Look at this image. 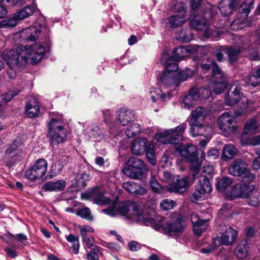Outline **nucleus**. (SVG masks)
<instances>
[{"label":"nucleus","instance_id":"f03ea898","mask_svg":"<svg viewBox=\"0 0 260 260\" xmlns=\"http://www.w3.org/2000/svg\"><path fill=\"white\" fill-rule=\"evenodd\" d=\"M50 120L48 124L49 140L51 144L63 142L67 137V130L64 127L65 122L61 115L50 113Z\"/></svg>","mask_w":260,"mask_h":260},{"label":"nucleus","instance_id":"e433bc0d","mask_svg":"<svg viewBox=\"0 0 260 260\" xmlns=\"http://www.w3.org/2000/svg\"><path fill=\"white\" fill-rule=\"evenodd\" d=\"M224 51L228 54L230 62L233 63L237 61L240 53H241L243 50L240 49L239 48L231 47L224 50Z\"/></svg>","mask_w":260,"mask_h":260},{"label":"nucleus","instance_id":"c9c22d12","mask_svg":"<svg viewBox=\"0 0 260 260\" xmlns=\"http://www.w3.org/2000/svg\"><path fill=\"white\" fill-rule=\"evenodd\" d=\"M126 165L137 170L145 169V166L142 159L135 157H131L127 161Z\"/></svg>","mask_w":260,"mask_h":260},{"label":"nucleus","instance_id":"a878e982","mask_svg":"<svg viewBox=\"0 0 260 260\" xmlns=\"http://www.w3.org/2000/svg\"><path fill=\"white\" fill-rule=\"evenodd\" d=\"M66 186V182L63 180H58L56 181H49L45 183L42 186L45 191H61L64 190Z\"/></svg>","mask_w":260,"mask_h":260},{"label":"nucleus","instance_id":"412c9836","mask_svg":"<svg viewBox=\"0 0 260 260\" xmlns=\"http://www.w3.org/2000/svg\"><path fill=\"white\" fill-rule=\"evenodd\" d=\"M117 113L116 119L117 122L122 126L126 125L135 120V114L133 111L122 108H120Z\"/></svg>","mask_w":260,"mask_h":260},{"label":"nucleus","instance_id":"3c124183","mask_svg":"<svg viewBox=\"0 0 260 260\" xmlns=\"http://www.w3.org/2000/svg\"><path fill=\"white\" fill-rule=\"evenodd\" d=\"M192 76V73H186V72L182 71L180 72L175 71V76L176 78V86H179L180 83L187 80L188 78Z\"/></svg>","mask_w":260,"mask_h":260},{"label":"nucleus","instance_id":"a211bd4d","mask_svg":"<svg viewBox=\"0 0 260 260\" xmlns=\"http://www.w3.org/2000/svg\"><path fill=\"white\" fill-rule=\"evenodd\" d=\"M176 150L186 161L195 160L197 157V147L192 144H187L186 146H179Z\"/></svg>","mask_w":260,"mask_h":260},{"label":"nucleus","instance_id":"680f3d73","mask_svg":"<svg viewBox=\"0 0 260 260\" xmlns=\"http://www.w3.org/2000/svg\"><path fill=\"white\" fill-rule=\"evenodd\" d=\"M175 206V202L169 199H164L160 203L161 208L166 211L173 209Z\"/></svg>","mask_w":260,"mask_h":260},{"label":"nucleus","instance_id":"13d9d810","mask_svg":"<svg viewBox=\"0 0 260 260\" xmlns=\"http://www.w3.org/2000/svg\"><path fill=\"white\" fill-rule=\"evenodd\" d=\"M150 184L152 191L154 192H159L162 189L161 185L158 182L155 176H152L150 179Z\"/></svg>","mask_w":260,"mask_h":260},{"label":"nucleus","instance_id":"b1692460","mask_svg":"<svg viewBox=\"0 0 260 260\" xmlns=\"http://www.w3.org/2000/svg\"><path fill=\"white\" fill-rule=\"evenodd\" d=\"M35 9L34 6L25 7L14 14V19L9 20L8 22V25L10 27L15 26L17 23V20H22L31 16L35 12Z\"/></svg>","mask_w":260,"mask_h":260},{"label":"nucleus","instance_id":"6ab92c4d","mask_svg":"<svg viewBox=\"0 0 260 260\" xmlns=\"http://www.w3.org/2000/svg\"><path fill=\"white\" fill-rule=\"evenodd\" d=\"M248 46V54L250 59L260 60L257 51L254 49V47L260 45V29H258L255 35L250 37L249 42H246Z\"/></svg>","mask_w":260,"mask_h":260},{"label":"nucleus","instance_id":"f704fd0d","mask_svg":"<svg viewBox=\"0 0 260 260\" xmlns=\"http://www.w3.org/2000/svg\"><path fill=\"white\" fill-rule=\"evenodd\" d=\"M229 6L228 7L219 6V9L221 14L224 16H226L228 14H231L232 11L237 8L240 4V0H228Z\"/></svg>","mask_w":260,"mask_h":260},{"label":"nucleus","instance_id":"ea45409f","mask_svg":"<svg viewBox=\"0 0 260 260\" xmlns=\"http://www.w3.org/2000/svg\"><path fill=\"white\" fill-rule=\"evenodd\" d=\"M199 186L198 187L204 193H209L212 191V187L209 179L207 177H201L199 180Z\"/></svg>","mask_w":260,"mask_h":260},{"label":"nucleus","instance_id":"9d476101","mask_svg":"<svg viewBox=\"0 0 260 260\" xmlns=\"http://www.w3.org/2000/svg\"><path fill=\"white\" fill-rule=\"evenodd\" d=\"M174 11L176 14L166 19V23H168L171 27L175 28L186 21L185 5L180 2L177 3L174 5Z\"/></svg>","mask_w":260,"mask_h":260},{"label":"nucleus","instance_id":"0e129e2a","mask_svg":"<svg viewBox=\"0 0 260 260\" xmlns=\"http://www.w3.org/2000/svg\"><path fill=\"white\" fill-rule=\"evenodd\" d=\"M205 194L207 193L203 192L202 190L198 188L196 189L195 191L193 193L192 196V200H202L204 199Z\"/></svg>","mask_w":260,"mask_h":260},{"label":"nucleus","instance_id":"aec40b11","mask_svg":"<svg viewBox=\"0 0 260 260\" xmlns=\"http://www.w3.org/2000/svg\"><path fill=\"white\" fill-rule=\"evenodd\" d=\"M148 146H151L148 140L145 138H139L133 140L131 148L134 154L141 155L146 151Z\"/></svg>","mask_w":260,"mask_h":260},{"label":"nucleus","instance_id":"7ed1b4c3","mask_svg":"<svg viewBox=\"0 0 260 260\" xmlns=\"http://www.w3.org/2000/svg\"><path fill=\"white\" fill-rule=\"evenodd\" d=\"M186 126V123L183 122L175 128L168 129L158 133L155 135V139L159 144H179L184 138L183 135Z\"/></svg>","mask_w":260,"mask_h":260},{"label":"nucleus","instance_id":"dca6fc26","mask_svg":"<svg viewBox=\"0 0 260 260\" xmlns=\"http://www.w3.org/2000/svg\"><path fill=\"white\" fill-rule=\"evenodd\" d=\"M254 185L250 184H237L231 191V196L233 198H247L251 192L254 191Z\"/></svg>","mask_w":260,"mask_h":260},{"label":"nucleus","instance_id":"c03bdc74","mask_svg":"<svg viewBox=\"0 0 260 260\" xmlns=\"http://www.w3.org/2000/svg\"><path fill=\"white\" fill-rule=\"evenodd\" d=\"M247 198L248 204L251 206H256L260 203V193L255 189L250 192Z\"/></svg>","mask_w":260,"mask_h":260},{"label":"nucleus","instance_id":"69168bd1","mask_svg":"<svg viewBox=\"0 0 260 260\" xmlns=\"http://www.w3.org/2000/svg\"><path fill=\"white\" fill-rule=\"evenodd\" d=\"M160 165L162 168H165L168 166V165H171V162L169 161V155L166 152L164 153L161 158L160 161Z\"/></svg>","mask_w":260,"mask_h":260},{"label":"nucleus","instance_id":"473e14b6","mask_svg":"<svg viewBox=\"0 0 260 260\" xmlns=\"http://www.w3.org/2000/svg\"><path fill=\"white\" fill-rule=\"evenodd\" d=\"M238 150L236 147L232 144L225 145L223 149L222 157L223 160L233 158L237 154Z\"/></svg>","mask_w":260,"mask_h":260},{"label":"nucleus","instance_id":"052dcab7","mask_svg":"<svg viewBox=\"0 0 260 260\" xmlns=\"http://www.w3.org/2000/svg\"><path fill=\"white\" fill-rule=\"evenodd\" d=\"M94 202L99 205H106L110 204L111 200L103 194H99L94 197Z\"/></svg>","mask_w":260,"mask_h":260},{"label":"nucleus","instance_id":"603ef678","mask_svg":"<svg viewBox=\"0 0 260 260\" xmlns=\"http://www.w3.org/2000/svg\"><path fill=\"white\" fill-rule=\"evenodd\" d=\"M224 228L225 229L222 230V231H224L223 234L226 236L229 240H232L233 243H234L236 241L237 236V231L231 226H225Z\"/></svg>","mask_w":260,"mask_h":260},{"label":"nucleus","instance_id":"2eb2a0df","mask_svg":"<svg viewBox=\"0 0 260 260\" xmlns=\"http://www.w3.org/2000/svg\"><path fill=\"white\" fill-rule=\"evenodd\" d=\"M240 87L235 83L231 85L229 91L225 96V105L229 106H234L241 100L243 94L240 91Z\"/></svg>","mask_w":260,"mask_h":260},{"label":"nucleus","instance_id":"4d7b16f0","mask_svg":"<svg viewBox=\"0 0 260 260\" xmlns=\"http://www.w3.org/2000/svg\"><path fill=\"white\" fill-rule=\"evenodd\" d=\"M187 161L189 162L190 164L189 166L190 170L192 172L193 178H195L200 171L201 164L197 160V158L195 160H187Z\"/></svg>","mask_w":260,"mask_h":260},{"label":"nucleus","instance_id":"f3484780","mask_svg":"<svg viewBox=\"0 0 260 260\" xmlns=\"http://www.w3.org/2000/svg\"><path fill=\"white\" fill-rule=\"evenodd\" d=\"M191 27L197 31H204V37L210 38L213 36V31L210 28L209 22L204 18H195L190 21Z\"/></svg>","mask_w":260,"mask_h":260},{"label":"nucleus","instance_id":"bb28decb","mask_svg":"<svg viewBox=\"0 0 260 260\" xmlns=\"http://www.w3.org/2000/svg\"><path fill=\"white\" fill-rule=\"evenodd\" d=\"M122 186L127 191L136 194L144 195L147 192L146 189L141 187L139 183L134 181L123 182Z\"/></svg>","mask_w":260,"mask_h":260},{"label":"nucleus","instance_id":"c756f323","mask_svg":"<svg viewBox=\"0 0 260 260\" xmlns=\"http://www.w3.org/2000/svg\"><path fill=\"white\" fill-rule=\"evenodd\" d=\"M213 84L212 86L213 91L216 94L221 93L226 87L228 82L225 74L220 78H212Z\"/></svg>","mask_w":260,"mask_h":260},{"label":"nucleus","instance_id":"de8ad7c7","mask_svg":"<svg viewBox=\"0 0 260 260\" xmlns=\"http://www.w3.org/2000/svg\"><path fill=\"white\" fill-rule=\"evenodd\" d=\"M246 136L245 134L241 136L240 140L242 145H250L252 146L260 145V135L253 138L245 140V137Z\"/></svg>","mask_w":260,"mask_h":260},{"label":"nucleus","instance_id":"9b49d317","mask_svg":"<svg viewBox=\"0 0 260 260\" xmlns=\"http://www.w3.org/2000/svg\"><path fill=\"white\" fill-rule=\"evenodd\" d=\"M20 139L15 140L12 144L8 145L5 151V158L10 159L11 165H13L19 159L20 155L22 153V146Z\"/></svg>","mask_w":260,"mask_h":260},{"label":"nucleus","instance_id":"393cba45","mask_svg":"<svg viewBox=\"0 0 260 260\" xmlns=\"http://www.w3.org/2000/svg\"><path fill=\"white\" fill-rule=\"evenodd\" d=\"M200 68L204 73H206L211 70L212 78H220L224 76V73L215 61H210L209 63H202L200 65Z\"/></svg>","mask_w":260,"mask_h":260},{"label":"nucleus","instance_id":"338daca9","mask_svg":"<svg viewBox=\"0 0 260 260\" xmlns=\"http://www.w3.org/2000/svg\"><path fill=\"white\" fill-rule=\"evenodd\" d=\"M23 67H9L7 73L9 77L11 79L14 78L17 74V72L19 69Z\"/></svg>","mask_w":260,"mask_h":260},{"label":"nucleus","instance_id":"f257e3e1","mask_svg":"<svg viewBox=\"0 0 260 260\" xmlns=\"http://www.w3.org/2000/svg\"><path fill=\"white\" fill-rule=\"evenodd\" d=\"M47 31V28L41 25L39 28L32 26L24 29L19 34L20 38L31 43L19 46L16 50H5L3 58L9 67H24L28 63L37 64L45 55V48L42 44L48 41Z\"/></svg>","mask_w":260,"mask_h":260},{"label":"nucleus","instance_id":"79ce46f5","mask_svg":"<svg viewBox=\"0 0 260 260\" xmlns=\"http://www.w3.org/2000/svg\"><path fill=\"white\" fill-rule=\"evenodd\" d=\"M67 240L72 243L73 252L77 254L79 252L80 243L78 237H75L72 234H70L66 237Z\"/></svg>","mask_w":260,"mask_h":260},{"label":"nucleus","instance_id":"864d4df0","mask_svg":"<svg viewBox=\"0 0 260 260\" xmlns=\"http://www.w3.org/2000/svg\"><path fill=\"white\" fill-rule=\"evenodd\" d=\"M241 7V13L245 14V16H247L254 7V0H245Z\"/></svg>","mask_w":260,"mask_h":260},{"label":"nucleus","instance_id":"4c0bfd02","mask_svg":"<svg viewBox=\"0 0 260 260\" xmlns=\"http://www.w3.org/2000/svg\"><path fill=\"white\" fill-rule=\"evenodd\" d=\"M245 82L248 85L256 87L260 85V68L253 74L246 79Z\"/></svg>","mask_w":260,"mask_h":260},{"label":"nucleus","instance_id":"a18cd8bd","mask_svg":"<svg viewBox=\"0 0 260 260\" xmlns=\"http://www.w3.org/2000/svg\"><path fill=\"white\" fill-rule=\"evenodd\" d=\"M232 182V178L223 177L218 181L216 185V188L219 191H224L231 185Z\"/></svg>","mask_w":260,"mask_h":260},{"label":"nucleus","instance_id":"20e7f679","mask_svg":"<svg viewBox=\"0 0 260 260\" xmlns=\"http://www.w3.org/2000/svg\"><path fill=\"white\" fill-rule=\"evenodd\" d=\"M206 114V109L202 106L197 107L191 112L189 124L191 126L190 133L193 137L204 135L202 130L206 128L204 125Z\"/></svg>","mask_w":260,"mask_h":260},{"label":"nucleus","instance_id":"72a5a7b5","mask_svg":"<svg viewBox=\"0 0 260 260\" xmlns=\"http://www.w3.org/2000/svg\"><path fill=\"white\" fill-rule=\"evenodd\" d=\"M150 97L153 102H156L159 99L165 101L166 99H169L170 98V94H168L161 93V90L158 88H151L150 91Z\"/></svg>","mask_w":260,"mask_h":260},{"label":"nucleus","instance_id":"49530a36","mask_svg":"<svg viewBox=\"0 0 260 260\" xmlns=\"http://www.w3.org/2000/svg\"><path fill=\"white\" fill-rule=\"evenodd\" d=\"M19 93V90L16 89L5 94H2L0 96V106H2L3 104H6L9 102L13 97L18 94Z\"/></svg>","mask_w":260,"mask_h":260},{"label":"nucleus","instance_id":"c85d7f7f","mask_svg":"<svg viewBox=\"0 0 260 260\" xmlns=\"http://www.w3.org/2000/svg\"><path fill=\"white\" fill-rule=\"evenodd\" d=\"M249 242L248 239L242 240L235 249V254L238 257L243 258L249 254Z\"/></svg>","mask_w":260,"mask_h":260},{"label":"nucleus","instance_id":"e2e57ef3","mask_svg":"<svg viewBox=\"0 0 260 260\" xmlns=\"http://www.w3.org/2000/svg\"><path fill=\"white\" fill-rule=\"evenodd\" d=\"M77 214L82 218L89 220L92 219V216L91 215L90 211L87 207H84L78 210Z\"/></svg>","mask_w":260,"mask_h":260},{"label":"nucleus","instance_id":"8fccbe9b","mask_svg":"<svg viewBox=\"0 0 260 260\" xmlns=\"http://www.w3.org/2000/svg\"><path fill=\"white\" fill-rule=\"evenodd\" d=\"M63 165L59 160L54 161L50 170V178L56 176L62 171Z\"/></svg>","mask_w":260,"mask_h":260},{"label":"nucleus","instance_id":"4468645a","mask_svg":"<svg viewBox=\"0 0 260 260\" xmlns=\"http://www.w3.org/2000/svg\"><path fill=\"white\" fill-rule=\"evenodd\" d=\"M190 53L189 49L184 46H180L175 48L172 52V55L170 57H168L169 53L168 52L164 51L161 57V61L164 62L166 60H170V63L175 62L182 59L185 57L187 56Z\"/></svg>","mask_w":260,"mask_h":260},{"label":"nucleus","instance_id":"bf43d9fd","mask_svg":"<svg viewBox=\"0 0 260 260\" xmlns=\"http://www.w3.org/2000/svg\"><path fill=\"white\" fill-rule=\"evenodd\" d=\"M81 237L82 238L83 243H85L88 248L91 250H95V249H97V247L94 246V239L93 237L85 236V237Z\"/></svg>","mask_w":260,"mask_h":260},{"label":"nucleus","instance_id":"1a4fd4ad","mask_svg":"<svg viewBox=\"0 0 260 260\" xmlns=\"http://www.w3.org/2000/svg\"><path fill=\"white\" fill-rule=\"evenodd\" d=\"M47 167L48 163L46 160L42 158L38 159L25 172V177L28 180L36 181L44 176L47 172Z\"/></svg>","mask_w":260,"mask_h":260},{"label":"nucleus","instance_id":"4be33fe9","mask_svg":"<svg viewBox=\"0 0 260 260\" xmlns=\"http://www.w3.org/2000/svg\"><path fill=\"white\" fill-rule=\"evenodd\" d=\"M200 98L199 92L198 88H191L189 93L185 96L182 102L181 106L185 109H189L191 107L194 106Z\"/></svg>","mask_w":260,"mask_h":260},{"label":"nucleus","instance_id":"6e6d98bb","mask_svg":"<svg viewBox=\"0 0 260 260\" xmlns=\"http://www.w3.org/2000/svg\"><path fill=\"white\" fill-rule=\"evenodd\" d=\"M154 146L151 144V146H149L148 149L146 150V156L148 161L152 165L155 164V154L154 150Z\"/></svg>","mask_w":260,"mask_h":260},{"label":"nucleus","instance_id":"39448f33","mask_svg":"<svg viewBox=\"0 0 260 260\" xmlns=\"http://www.w3.org/2000/svg\"><path fill=\"white\" fill-rule=\"evenodd\" d=\"M158 175L160 180L169 183L167 187L170 192L182 193L186 191L188 187V179L187 177L177 179L176 182L172 183L174 178L169 172L159 171Z\"/></svg>","mask_w":260,"mask_h":260},{"label":"nucleus","instance_id":"09e8293b","mask_svg":"<svg viewBox=\"0 0 260 260\" xmlns=\"http://www.w3.org/2000/svg\"><path fill=\"white\" fill-rule=\"evenodd\" d=\"M140 126L138 123H133L129 125L126 129L125 134L128 138H132L140 132Z\"/></svg>","mask_w":260,"mask_h":260},{"label":"nucleus","instance_id":"7c9ffc66","mask_svg":"<svg viewBox=\"0 0 260 260\" xmlns=\"http://www.w3.org/2000/svg\"><path fill=\"white\" fill-rule=\"evenodd\" d=\"M240 100L242 102L240 110L235 112L236 116H239L245 112L254 110L255 108L252 101L248 100L244 96L242 97Z\"/></svg>","mask_w":260,"mask_h":260},{"label":"nucleus","instance_id":"cd10ccee","mask_svg":"<svg viewBox=\"0 0 260 260\" xmlns=\"http://www.w3.org/2000/svg\"><path fill=\"white\" fill-rule=\"evenodd\" d=\"M40 107L39 104L34 100L27 102L25 107V114L29 118H33L40 114Z\"/></svg>","mask_w":260,"mask_h":260},{"label":"nucleus","instance_id":"5fc2aeb1","mask_svg":"<svg viewBox=\"0 0 260 260\" xmlns=\"http://www.w3.org/2000/svg\"><path fill=\"white\" fill-rule=\"evenodd\" d=\"M129 207L130 203L129 202L121 203L116 207L117 212L121 215L126 216L129 211Z\"/></svg>","mask_w":260,"mask_h":260},{"label":"nucleus","instance_id":"423d86ee","mask_svg":"<svg viewBox=\"0 0 260 260\" xmlns=\"http://www.w3.org/2000/svg\"><path fill=\"white\" fill-rule=\"evenodd\" d=\"M162 220L157 222L160 224V228L159 230H156L157 231H161L162 230L170 236H176L183 232L185 223L182 218L178 217L167 222L166 224H164L166 218L162 217Z\"/></svg>","mask_w":260,"mask_h":260},{"label":"nucleus","instance_id":"0eeeda50","mask_svg":"<svg viewBox=\"0 0 260 260\" xmlns=\"http://www.w3.org/2000/svg\"><path fill=\"white\" fill-rule=\"evenodd\" d=\"M162 62L164 63L166 68L159 75L157 79H159L161 83L166 87L173 85L176 86L175 71L178 70L177 64L175 62L170 63L169 60Z\"/></svg>","mask_w":260,"mask_h":260},{"label":"nucleus","instance_id":"2f4dec72","mask_svg":"<svg viewBox=\"0 0 260 260\" xmlns=\"http://www.w3.org/2000/svg\"><path fill=\"white\" fill-rule=\"evenodd\" d=\"M244 132L242 135H245V140L249 138L248 134H252L256 133L258 130V124L255 119H251L245 123L244 127Z\"/></svg>","mask_w":260,"mask_h":260},{"label":"nucleus","instance_id":"a19ab883","mask_svg":"<svg viewBox=\"0 0 260 260\" xmlns=\"http://www.w3.org/2000/svg\"><path fill=\"white\" fill-rule=\"evenodd\" d=\"M86 134L90 139H96L98 138L101 139L102 137H103V136L101 135L100 128L95 125H92L89 126V128L86 129Z\"/></svg>","mask_w":260,"mask_h":260},{"label":"nucleus","instance_id":"6e6552de","mask_svg":"<svg viewBox=\"0 0 260 260\" xmlns=\"http://www.w3.org/2000/svg\"><path fill=\"white\" fill-rule=\"evenodd\" d=\"M228 171L233 176L247 178L250 181L255 178V175L248 170L247 164L241 159L234 160L229 166Z\"/></svg>","mask_w":260,"mask_h":260},{"label":"nucleus","instance_id":"5701e85b","mask_svg":"<svg viewBox=\"0 0 260 260\" xmlns=\"http://www.w3.org/2000/svg\"><path fill=\"white\" fill-rule=\"evenodd\" d=\"M190 220L193 225V230L195 234L200 236L208 226V221L199 218L196 214L191 215Z\"/></svg>","mask_w":260,"mask_h":260},{"label":"nucleus","instance_id":"58836bf2","mask_svg":"<svg viewBox=\"0 0 260 260\" xmlns=\"http://www.w3.org/2000/svg\"><path fill=\"white\" fill-rule=\"evenodd\" d=\"M213 245L215 247L223 245H230L233 244L232 241L229 240L226 236L223 233L221 236L215 237L213 239Z\"/></svg>","mask_w":260,"mask_h":260},{"label":"nucleus","instance_id":"ddd939ff","mask_svg":"<svg viewBox=\"0 0 260 260\" xmlns=\"http://www.w3.org/2000/svg\"><path fill=\"white\" fill-rule=\"evenodd\" d=\"M234 117L228 112L223 113L219 118L218 123L220 129L225 134L234 133L237 131V127L233 125Z\"/></svg>","mask_w":260,"mask_h":260},{"label":"nucleus","instance_id":"f8f14e48","mask_svg":"<svg viewBox=\"0 0 260 260\" xmlns=\"http://www.w3.org/2000/svg\"><path fill=\"white\" fill-rule=\"evenodd\" d=\"M132 218L136 221L145 225H151L155 230H159L160 229V224L157 222L162 219V217L160 216H156L155 218H150L142 210L135 214Z\"/></svg>","mask_w":260,"mask_h":260},{"label":"nucleus","instance_id":"37998d69","mask_svg":"<svg viewBox=\"0 0 260 260\" xmlns=\"http://www.w3.org/2000/svg\"><path fill=\"white\" fill-rule=\"evenodd\" d=\"M143 170H134L129 168H124L122 170V172L128 176L132 179H139L142 176V171Z\"/></svg>","mask_w":260,"mask_h":260},{"label":"nucleus","instance_id":"774afa93","mask_svg":"<svg viewBox=\"0 0 260 260\" xmlns=\"http://www.w3.org/2000/svg\"><path fill=\"white\" fill-rule=\"evenodd\" d=\"M191 10L192 11V14L196 16V11L198 10L199 6L201 3V0H191Z\"/></svg>","mask_w":260,"mask_h":260}]
</instances>
